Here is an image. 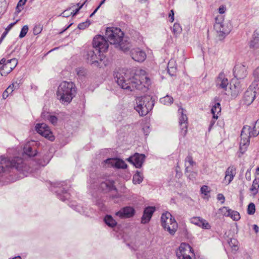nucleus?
Masks as SVG:
<instances>
[{"mask_svg":"<svg viewBox=\"0 0 259 259\" xmlns=\"http://www.w3.org/2000/svg\"><path fill=\"white\" fill-rule=\"evenodd\" d=\"M71 207H72V208L75 210L79 212L80 213L84 212V211L83 210V208L80 205H74L72 204H71Z\"/></svg>","mask_w":259,"mask_h":259,"instance_id":"obj_47","label":"nucleus"},{"mask_svg":"<svg viewBox=\"0 0 259 259\" xmlns=\"http://www.w3.org/2000/svg\"><path fill=\"white\" fill-rule=\"evenodd\" d=\"M221 210L224 215L231 217L234 221H238L240 219L238 212L229 209L228 207H223Z\"/></svg>","mask_w":259,"mask_h":259,"instance_id":"obj_24","label":"nucleus"},{"mask_svg":"<svg viewBox=\"0 0 259 259\" xmlns=\"http://www.w3.org/2000/svg\"><path fill=\"white\" fill-rule=\"evenodd\" d=\"M114 181L108 180L101 183L99 186V188L104 193H107L109 192L114 191L116 193L117 192V189L114 185Z\"/></svg>","mask_w":259,"mask_h":259,"instance_id":"obj_19","label":"nucleus"},{"mask_svg":"<svg viewBox=\"0 0 259 259\" xmlns=\"http://www.w3.org/2000/svg\"><path fill=\"white\" fill-rule=\"evenodd\" d=\"M145 70H141L140 74H136L135 76L131 77L128 71L126 72L121 71L115 74L114 78L117 84L123 89L131 91L134 89L142 90L143 88H147L150 83L149 78L145 75Z\"/></svg>","mask_w":259,"mask_h":259,"instance_id":"obj_2","label":"nucleus"},{"mask_svg":"<svg viewBox=\"0 0 259 259\" xmlns=\"http://www.w3.org/2000/svg\"><path fill=\"white\" fill-rule=\"evenodd\" d=\"M21 83V79H19L17 78V80L15 82H13L11 84H10V85L15 90H18L20 88V84Z\"/></svg>","mask_w":259,"mask_h":259,"instance_id":"obj_40","label":"nucleus"},{"mask_svg":"<svg viewBox=\"0 0 259 259\" xmlns=\"http://www.w3.org/2000/svg\"><path fill=\"white\" fill-rule=\"evenodd\" d=\"M155 210V207L153 206H148L146 207L143 211V214L141 218V223L142 224H146L148 223L153 213Z\"/></svg>","mask_w":259,"mask_h":259,"instance_id":"obj_22","label":"nucleus"},{"mask_svg":"<svg viewBox=\"0 0 259 259\" xmlns=\"http://www.w3.org/2000/svg\"><path fill=\"white\" fill-rule=\"evenodd\" d=\"M257 86V83L256 82H252L251 85H250L249 88L244 93L242 103L243 104L248 106L250 105L256 96V92L255 91L256 87Z\"/></svg>","mask_w":259,"mask_h":259,"instance_id":"obj_12","label":"nucleus"},{"mask_svg":"<svg viewBox=\"0 0 259 259\" xmlns=\"http://www.w3.org/2000/svg\"><path fill=\"white\" fill-rule=\"evenodd\" d=\"M90 24H91L90 21L88 20L85 22L80 23L78 25L77 27L79 29L83 30V29H84L85 28H86L87 27H88L90 25Z\"/></svg>","mask_w":259,"mask_h":259,"instance_id":"obj_41","label":"nucleus"},{"mask_svg":"<svg viewBox=\"0 0 259 259\" xmlns=\"http://www.w3.org/2000/svg\"><path fill=\"white\" fill-rule=\"evenodd\" d=\"M104 221L106 225L112 228L116 226L117 224V222L113 219V218L111 215L109 214H107L105 216Z\"/></svg>","mask_w":259,"mask_h":259,"instance_id":"obj_26","label":"nucleus"},{"mask_svg":"<svg viewBox=\"0 0 259 259\" xmlns=\"http://www.w3.org/2000/svg\"><path fill=\"white\" fill-rule=\"evenodd\" d=\"M226 11V8L225 6L222 5L219 8V12L221 14H224Z\"/></svg>","mask_w":259,"mask_h":259,"instance_id":"obj_56","label":"nucleus"},{"mask_svg":"<svg viewBox=\"0 0 259 259\" xmlns=\"http://www.w3.org/2000/svg\"><path fill=\"white\" fill-rule=\"evenodd\" d=\"M215 119H212L211 120L210 122V124H209V127H208V131L210 132L211 128L212 127V126H213L214 123H215Z\"/></svg>","mask_w":259,"mask_h":259,"instance_id":"obj_60","label":"nucleus"},{"mask_svg":"<svg viewBox=\"0 0 259 259\" xmlns=\"http://www.w3.org/2000/svg\"><path fill=\"white\" fill-rule=\"evenodd\" d=\"M14 90H15L13 89L12 87L10 85L6 90V91H7L9 94H11Z\"/></svg>","mask_w":259,"mask_h":259,"instance_id":"obj_59","label":"nucleus"},{"mask_svg":"<svg viewBox=\"0 0 259 259\" xmlns=\"http://www.w3.org/2000/svg\"><path fill=\"white\" fill-rule=\"evenodd\" d=\"M216 86L218 88L226 90L229 84L228 78L226 77L225 74L221 72L219 73L215 80Z\"/></svg>","mask_w":259,"mask_h":259,"instance_id":"obj_21","label":"nucleus"},{"mask_svg":"<svg viewBox=\"0 0 259 259\" xmlns=\"http://www.w3.org/2000/svg\"><path fill=\"white\" fill-rule=\"evenodd\" d=\"M259 134V119L254 123L252 128L250 126L244 125L241 131L240 135V150L243 153L250 143L251 137H256Z\"/></svg>","mask_w":259,"mask_h":259,"instance_id":"obj_5","label":"nucleus"},{"mask_svg":"<svg viewBox=\"0 0 259 259\" xmlns=\"http://www.w3.org/2000/svg\"><path fill=\"white\" fill-rule=\"evenodd\" d=\"M192 249L189 244L182 243L176 252L177 256L179 259H196L195 257H192L195 256L192 252Z\"/></svg>","mask_w":259,"mask_h":259,"instance_id":"obj_11","label":"nucleus"},{"mask_svg":"<svg viewBox=\"0 0 259 259\" xmlns=\"http://www.w3.org/2000/svg\"><path fill=\"white\" fill-rule=\"evenodd\" d=\"M5 0H0V6L2 7L3 4H5Z\"/></svg>","mask_w":259,"mask_h":259,"instance_id":"obj_63","label":"nucleus"},{"mask_svg":"<svg viewBox=\"0 0 259 259\" xmlns=\"http://www.w3.org/2000/svg\"><path fill=\"white\" fill-rule=\"evenodd\" d=\"M35 128L37 133L47 138L50 141H53L55 140L53 133L46 123H37L35 125Z\"/></svg>","mask_w":259,"mask_h":259,"instance_id":"obj_13","label":"nucleus"},{"mask_svg":"<svg viewBox=\"0 0 259 259\" xmlns=\"http://www.w3.org/2000/svg\"><path fill=\"white\" fill-rule=\"evenodd\" d=\"M26 1L27 0H19L17 5V9H19V8L23 6L25 4Z\"/></svg>","mask_w":259,"mask_h":259,"instance_id":"obj_54","label":"nucleus"},{"mask_svg":"<svg viewBox=\"0 0 259 259\" xmlns=\"http://www.w3.org/2000/svg\"><path fill=\"white\" fill-rule=\"evenodd\" d=\"M245 178L247 181H250L251 180V174L250 170L248 169L245 173Z\"/></svg>","mask_w":259,"mask_h":259,"instance_id":"obj_58","label":"nucleus"},{"mask_svg":"<svg viewBox=\"0 0 259 259\" xmlns=\"http://www.w3.org/2000/svg\"><path fill=\"white\" fill-rule=\"evenodd\" d=\"M253 229L254 230L255 233H257L259 231V227L257 225H253Z\"/></svg>","mask_w":259,"mask_h":259,"instance_id":"obj_61","label":"nucleus"},{"mask_svg":"<svg viewBox=\"0 0 259 259\" xmlns=\"http://www.w3.org/2000/svg\"><path fill=\"white\" fill-rule=\"evenodd\" d=\"M69 189L70 186L66 182H62L55 184L52 190L56 194L59 199L65 201L70 198Z\"/></svg>","mask_w":259,"mask_h":259,"instance_id":"obj_8","label":"nucleus"},{"mask_svg":"<svg viewBox=\"0 0 259 259\" xmlns=\"http://www.w3.org/2000/svg\"><path fill=\"white\" fill-rule=\"evenodd\" d=\"M135 212V209L133 207L125 206L116 212L115 215L120 219H128L134 217Z\"/></svg>","mask_w":259,"mask_h":259,"instance_id":"obj_17","label":"nucleus"},{"mask_svg":"<svg viewBox=\"0 0 259 259\" xmlns=\"http://www.w3.org/2000/svg\"><path fill=\"white\" fill-rule=\"evenodd\" d=\"M185 166V174L190 180H193L195 178L197 175L196 173L194 171H190V170H189V167L186 165Z\"/></svg>","mask_w":259,"mask_h":259,"instance_id":"obj_34","label":"nucleus"},{"mask_svg":"<svg viewBox=\"0 0 259 259\" xmlns=\"http://www.w3.org/2000/svg\"><path fill=\"white\" fill-rule=\"evenodd\" d=\"M84 4H85V2L83 3V4H82L79 8L76 9L75 11H73L72 12H71L70 15H71V16H74L75 15H76L78 13L80 9L83 7V6Z\"/></svg>","mask_w":259,"mask_h":259,"instance_id":"obj_51","label":"nucleus"},{"mask_svg":"<svg viewBox=\"0 0 259 259\" xmlns=\"http://www.w3.org/2000/svg\"><path fill=\"white\" fill-rule=\"evenodd\" d=\"M236 175V168L234 166H229L225 172V180L228 179V176H230V181H232Z\"/></svg>","mask_w":259,"mask_h":259,"instance_id":"obj_27","label":"nucleus"},{"mask_svg":"<svg viewBox=\"0 0 259 259\" xmlns=\"http://www.w3.org/2000/svg\"><path fill=\"white\" fill-rule=\"evenodd\" d=\"M9 93H7L6 90L4 91V92L3 94V97L4 99H6L9 96Z\"/></svg>","mask_w":259,"mask_h":259,"instance_id":"obj_62","label":"nucleus"},{"mask_svg":"<svg viewBox=\"0 0 259 259\" xmlns=\"http://www.w3.org/2000/svg\"><path fill=\"white\" fill-rule=\"evenodd\" d=\"M105 162L117 168L124 169L127 166L125 162L119 158H108L105 161Z\"/></svg>","mask_w":259,"mask_h":259,"instance_id":"obj_20","label":"nucleus"},{"mask_svg":"<svg viewBox=\"0 0 259 259\" xmlns=\"http://www.w3.org/2000/svg\"><path fill=\"white\" fill-rule=\"evenodd\" d=\"M76 94V88L71 81H64L58 87L56 92L57 99L63 104L70 103Z\"/></svg>","mask_w":259,"mask_h":259,"instance_id":"obj_3","label":"nucleus"},{"mask_svg":"<svg viewBox=\"0 0 259 259\" xmlns=\"http://www.w3.org/2000/svg\"><path fill=\"white\" fill-rule=\"evenodd\" d=\"M145 155L143 154L136 153L126 159V160L133 164L136 168H140L145 160Z\"/></svg>","mask_w":259,"mask_h":259,"instance_id":"obj_15","label":"nucleus"},{"mask_svg":"<svg viewBox=\"0 0 259 259\" xmlns=\"http://www.w3.org/2000/svg\"><path fill=\"white\" fill-rule=\"evenodd\" d=\"M208 187L206 185H203L200 189V191L202 194H204L205 195H207V194L209 192L208 190Z\"/></svg>","mask_w":259,"mask_h":259,"instance_id":"obj_49","label":"nucleus"},{"mask_svg":"<svg viewBox=\"0 0 259 259\" xmlns=\"http://www.w3.org/2000/svg\"><path fill=\"white\" fill-rule=\"evenodd\" d=\"M130 54L133 60L139 62H143L147 57L146 53L139 48L131 49Z\"/></svg>","mask_w":259,"mask_h":259,"instance_id":"obj_16","label":"nucleus"},{"mask_svg":"<svg viewBox=\"0 0 259 259\" xmlns=\"http://www.w3.org/2000/svg\"><path fill=\"white\" fill-rule=\"evenodd\" d=\"M255 211V206L253 203H250L247 207V213L250 215L253 214Z\"/></svg>","mask_w":259,"mask_h":259,"instance_id":"obj_35","label":"nucleus"},{"mask_svg":"<svg viewBox=\"0 0 259 259\" xmlns=\"http://www.w3.org/2000/svg\"><path fill=\"white\" fill-rule=\"evenodd\" d=\"M202 219H201L200 217H194L190 219V222L192 224L200 227Z\"/></svg>","mask_w":259,"mask_h":259,"instance_id":"obj_37","label":"nucleus"},{"mask_svg":"<svg viewBox=\"0 0 259 259\" xmlns=\"http://www.w3.org/2000/svg\"><path fill=\"white\" fill-rule=\"evenodd\" d=\"M154 102V99L150 96L138 97L134 108L140 116H145L153 109Z\"/></svg>","mask_w":259,"mask_h":259,"instance_id":"obj_6","label":"nucleus"},{"mask_svg":"<svg viewBox=\"0 0 259 259\" xmlns=\"http://www.w3.org/2000/svg\"><path fill=\"white\" fill-rule=\"evenodd\" d=\"M143 131L146 136L148 135L150 132V128L148 125H145L143 127Z\"/></svg>","mask_w":259,"mask_h":259,"instance_id":"obj_55","label":"nucleus"},{"mask_svg":"<svg viewBox=\"0 0 259 259\" xmlns=\"http://www.w3.org/2000/svg\"><path fill=\"white\" fill-rule=\"evenodd\" d=\"M259 188V180L257 179H255L253 181L252 185L250 188V190L253 193V194H256L258 192V189Z\"/></svg>","mask_w":259,"mask_h":259,"instance_id":"obj_33","label":"nucleus"},{"mask_svg":"<svg viewBox=\"0 0 259 259\" xmlns=\"http://www.w3.org/2000/svg\"><path fill=\"white\" fill-rule=\"evenodd\" d=\"M18 60L13 58L6 60L2 58L0 61V71L2 76H6L10 73L17 65Z\"/></svg>","mask_w":259,"mask_h":259,"instance_id":"obj_10","label":"nucleus"},{"mask_svg":"<svg viewBox=\"0 0 259 259\" xmlns=\"http://www.w3.org/2000/svg\"><path fill=\"white\" fill-rule=\"evenodd\" d=\"M168 16L170 18L169 21L172 22L174 21V11L173 10H170Z\"/></svg>","mask_w":259,"mask_h":259,"instance_id":"obj_57","label":"nucleus"},{"mask_svg":"<svg viewBox=\"0 0 259 259\" xmlns=\"http://www.w3.org/2000/svg\"><path fill=\"white\" fill-rule=\"evenodd\" d=\"M253 76L254 77V81L253 82H256L259 81V66L257 67L253 72Z\"/></svg>","mask_w":259,"mask_h":259,"instance_id":"obj_43","label":"nucleus"},{"mask_svg":"<svg viewBox=\"0 0 259 259\" xmlns=\"http://www.w3.org/2000/svg\"><path fill=\"white\" fill-rule=\"evenodd\" d=\"M173 98L170 96L166 95L165 97L160 98V102L166 105H169L173 103Z\"/></svg>","mask_w":259,"mask_h":259,"instance_id":"obj_31","label":"nucleus"},{"mask_svg":"<svg viewBox=\"0 0 259 259\" xmlns=\"http://www.w3.org/2000/svg\"><path fill=\"white\" fill-rule=\"evenodd\" d=\"M47 118L49 121L54 125L56 124L57 122L58 118L54 115H51L48 114Z\"/></svg>","mask_w":259,"mask_h":259,"instance_id":"obj_44","label":"nucleus"},{"mask_svg":"<svg viewBox=\"0 0 259 259\" xmlns=\"http://www.w3.org/2000/svg\"><path fill=\"white\" fill-rule=\"evenodd\" d=\"M9 259H21V257L20 256L18 255V256H15L12 258H9Z\"/></svg>","mask_w":259,"mask_h":259,"instance_id":"obj_64","label":"nucleus"},{"mask_svg":"<svg viewBox=\"0 0 259 259\" xmlns=\"http://www.w3.org/2000/svg\"><path fill=\"white\" fill-rule=\"evenodd\" d=\"M15 169L20 172L25 170V164L23 159L20 157H14L12 159L5 156L0 157V177Z\"/></svg>","mask_w":259,"mask_h":259,"instance_id":"obj_4","label":"nucleus"},{"mask_svg":"<svg viewBox=\"0 0 259 259\" xmlns=\"http://www.w3.org/2000/svg\"><path fill=\"white\" fill-rule=\"evenodd\" d=\"M123 32L119 28H107L105 32L107 39L100 35L96 36L93 40V46L87 51V59L91 64L101 67V62L104 58L103 53L106 52L109 47L108 42L127 53L130 50V45L126 40H123Z\"/></svg>","mask_w":259,"mask_h":259,"instance_id":"obj_1","label":"nucleus"},{"mask_svg":"<svg viewBox=\"0 0 259 259\" xmlns=\"http://www.w3.org/2000/svg\"><path fill=\"white\" fill-rule=\"evenodd\" d=\"M186 110L183 108H180L178 110V113L180 114L179 117V124L181 129V135L184 137L187 133L188 127V117L186 114Z\"/></svg>","mask_w":259,"mask_h":259,"instance_id":"obj_14","label":"nucleus"},{"mask_svg":"<svg viewBox=\"0 0 259 259\" xmlns=\"http://www.w3.org/2000/svg\"><path fill=\"white\" fill-rule=\"evenodd\" d=\"M187 162H189L190 165L191 166H193V165L196 164L195 162L193 161V158L191 155H188L185 158V163Z\"/></svg>","mask_w":259,"mask_h":259,"instance_id":"obj_48","label":"nucleus"},{"mask_svg":"<svg viewBox=\"0 0 259 259\" xmlns=\"http://www.w3.org/2000/svg\"><path fill=\"white\" fill-rule=\"evenodd\" d=\"M217 199L218 200L221 201V203L223 204L225 202V197L223 194L219 193L217 195Z\"/></svg>","mask_w":259,"mask_h":259,"instance_id":"obj_52","label":"nucleus"},{"mask_svg":"<svg viewBox=\"0 0 259 259\" xmlns=\"http://www.w3.org/2000/svg\"><path fill=\"white\" fill-rule=\"evenodd\" d=\"M232 25L230 23L224 21H219L218 18L215 19V23L214 24V29L217 33V37L219 40H222L230 32L232 29Z\"/></svg>","mask_w":259,"mask_h":259,"instance_id":"obj_9","label":"nucleus"},{"mask_svg":"<svg viewBox=\"0 0 259 259\" xmlns=\"http://www.w3.org/2000/svg\"><path fill=\"white\" fill-rule=\"evenodd\" d=\"M233 74L237 80L244 79L247 75L246 67L241 64L235 65L233 69Z\"/></svg>","mask_w":259,"mask_h":259,"instance_id":"obj_18","label":"nucleus"},{"mask_svg":"<svg viewBox=\"0 0 259 259\" xmlns=\"http://www.w3.org/2000/svg\"><path fill=\"white\" fill-rule=\"evenodd\" d=\"M28 31V27L27 25H24L21 29L20 34H19V37L22 38L24 37L27 34V32Z\"/></svg>","mask_w":259,"mask_h":259,"instance_id":"obj_39","label":"nucleus"},{"mask_svg":"<svg viewBox=\"0 0 259 259\" xmlns=\"http://www.w3.org/2000/svg\"><path fill=\"white\" fill-rule=\"evenodd\" d=\"M250 49L256 50L259 49V30H255L248 42Z\"/></svg>","mask_w":259,"mask_h":259,"instance_id":"obj_23","label":"nucleus"},{"mask_svg":"<svg viewBox=\"0 0 259 259\" xmlns=\"http://www.w3.org/2000/svg\"><path fill=\"white\" fill-rule=\"evenodd\" d=\"M230 90H231V95L236 96L237 95L240 91L239 84L238 83L235 82L233 85L230 84Z\"/></svg>","mask_w":259,"mask_h":259,"instance_id":"obj_30","label":"nucleus"},{"mask_svg":"<svg viewBox=\"0 0 259 259\" xmlns=\"http://www.w3.org/2000/svg\"><path fill=\"white\" fill-rule=\"evenodd\" d=\"M161 224L165 230L174 235L178 228V224L174 218L169 212L164 213L161 217Z\"/></svg>","mask_w":259,"mask_h":259,"instance_id":"obj_7","label":"nucleus"},{"mask_svg":"<svg viewBox=\"0 0 259 259\" xmlns=\"http://www.w3.org/2000/svg\"><path fill=\"white\" fill-rule=\"evenodd\" d=\"M143 180V174L137 170L136 174L133 176V182L135 184H139L142 183Z\"/></svg>","mask_w":259,"mask_h":259,"instance_id":"obj_29","label":"nucleus"},{"mask_svg":"<svg viewBox=\"0 0 259 259\" xmlns=\"http://www.w3.org/2000/svg\"><path fill=\"white\" fill-rule=\"evenodd\" d=\"M200 227L205 229H209L211 227L210 224L204 219H202Z\"/></svg>","mask_w":259,"mask_h":259,"instance_id":"obj_45","label":"nucleus"},{"mask_svg":"<svg viewBox=\"0 0 259 259\" xmlns=\"http://www.w3.org/2000/svg\"><path fill=\"white\" fill-rule=\"evenodd\" d=\"M237 241L235 239L231 238L230 240L228 241V243L229 246L232 248H234V249L236 250L238 249V247L237 245Z\"/></svg>","mask_w":259,"mask_h":259,"instance_id":"obj_42","label":"nucleus"},{"mask_svg":"<svg viewBox=\"0 0 259 259\" xmlns=\"http://www.w3.org/2000/svg\"><path fill=\"white\" fill-rule=\"evenodd\" d=\"M182 31V28L180 25L177 23H175L173 26V32L175 34H180Z\"/></svg>","mask_w":259,"mask_h":259,"instance_id":"obj_36","label":"nucleus"},{"mask_svg":"<svg viewBox=\"0 0 259 259\" xmlns=\"http://www.w3.org/2000/svg\"><path fill=\"white\" fill-rule=\"evenodd\" d=\"M18 21H16V22L14 23H12L10 24L5 29V30L4 32H6L8 34V32L11 29V28L16 24Z\"/></svg>","mask_w":259,"mask_h":259,"instance_id":"obj_53","label":"nucleus"},{"mask_svg":"<svg viewBox=\"0 0 259 259\" xmlns=\"http://www.w3.org/2000/svg\"><path fill=\"white\" fill-rule=\"evenodd\" d=\"M221 108L220 103H216L212 106L211 112L213 115V118L217 119L218 118V114L221 112Z\"/></svg>","mask_w":259,"mask_h":259,"instance_id":"obj_28","label":"nucleus"},{"mask_svg":"<svg viewBox=\"0 0 259 259\" xmlns=\"http://www.w3.org/2000/svg\"><path fill=\"white\" fill-rule=\"evenodd\" d=\"M42 27L40 25H36L33 28V33L34 35L39 34L42 31Z\"/></svg>","mask_w":259,"mask_h":259,"instance_id":"obj_46","label":"nucleus"},{"mask_svg":"<svg viewBox=\"0 0 259 259\" xmlns=\"http://www.w3.org/2000/svg\"><path fill=\"white\" fill-rule=\"evenodd\" d=\"M24 153L29 157L36 155L37 151L35 147H32L30 143L26 144L23 148Z\"/></svg>","mask_w":259,"mask_h":259,"instance_id":"obj_25","label":"nucleus"},{"mask_svg":"<svg viewBox=\"0 0 259 259\" xmlns=\"http://www.w3.org/2000/svg\"><path fill=\"white\" fill-rule=\"evenodd\" d=\"M172 63L173 60H171L167 64V72L171 76L175 75L177 71V67H171V65H172Z\"/></svg>","mask_w":259,"mask_h":259,"instance_id":"obj_32","label":"nucleus"},{"mask_svg":"<svg viewBox=\"0 0 259 259\" xmlns=\"http://www.w3.org/2000/svg\"><path fill=\"white\" fill-rule=\"evenodd\" d=\"M76 72L77 74L80 77L85 76L87 73L86 69L82 67L76 68Z\"/></svg>","mask_w":259,"mask_h":259,"instance_id":"obj_38","label":"nucleus"},{"mask_svg":"<svg viewBox=\"0 0 259 259\" xmlns=\"http://www.w3.org/2000/svg\"><path fill=\"white\" fill-rule=\"evenodd\" d=\"M71 10V8H69L65 10L62 14L61 16L63 17H68L70 16V11Z\"/></svg>","mask_w":259,"mask_h":259,"instance_id":"obj_50","label":"nucleus"}]
</instances>
